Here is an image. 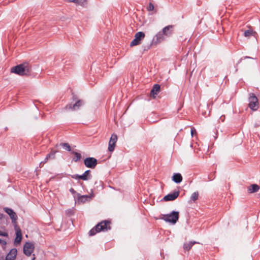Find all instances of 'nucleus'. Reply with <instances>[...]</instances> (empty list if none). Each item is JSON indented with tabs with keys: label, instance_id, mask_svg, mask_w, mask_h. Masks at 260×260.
I'll return each instance as SVG.
<instances>
[{
	"label": "nucleus",
	"instance_id": "nucleus-1",
	"mask_svg": "<svg viewBox=\"0 0 260 260\" xmlns=\"http://www.w3.org/2000/svg\"><path fill=\"white\" fill-rule=\"evenodd\" d=\"M31 72V67L27 62H24L13 67L11 72L19 76H29Z\"/></svg>",
	"mask_w": 260,
	"mask_h": 260
},
{
	"label": "nucleus",
	"instance_id": "nucleus-2",
	"mask_svg": "<svg viewBox=\"0 0 260 260\" xmlns=\"http://www.w3.org/2000/svg\"><path fill=\"white\" fill-rule=\"evenodd\" d=\"M110 224L111 221L109 220H102L92 228L89 231L88 234L90 236H93L101 232H107L111 229Z\"/></svg>",
	"mask_w": 260,
	"mask_h": 260
},
{
	"label": "nucleus",
	"instance_id": "nucleus-3",
	"mask_svg": "<svg viewBox=\"0 0 260 260\" xmlns=\"http://www.w3.org/2000/svg\"><path fill=\"white\" fill-rule=\"evenodd\" d=\"M165 39V36L161 33V31H159L154 36L150 43L147 44H144L142 46L143 52L149 50L151 48L152 44L157 45V44L164 41Z\"/></svg>",
	"mask_w": 260,
	"mask_h": 260
},
{
	"label": "nucleus",
	"instance_id": "nucleus-4",
	"mask_svg": "<svg viewBox=\"0 0 260 260\" xmlns=\"http://www.w3.org/2000/svg\"><path fill=\"white\" fill-rule=\"evenodd\" d=\"M179 218V213L178 211H172L169 214H161L160 219L164 220L166 222L175 224L178 221Z\"/></svg>",
	"mask_w": 260,
	"mask_h": 260
},
{
	"label": "nucleus",
	"instance_id": "nucleus-5",
	"mask_svg": "<svg viewBox=\"0 0 260 260\" xmlns=\"http://www.w3.org/2000/svg\"><path fill=\"white\" fill-rule=\"evenodd\" d=\"M248 98L249 104L248 107L250 109L253 111H256L257 110L258 106V99L256 96L255 94L253 93H249Z\"/></svg>",
	"mask_w": 260,
	"mask_h": 260
},
{
	"label": "nucleus",
	"instance_id": "nucleus-6",
	"mask_svg": "<svg viewBox=\"0 0 260 260\" xmlns=\"http://www.w3.org/2000/svg\"><path fill=\"white\" fill-rule=\"evenodd\" d=\"M94 195L93 192H92L90 195L85 194L81 195L80 193L77 194V196L74 197V201L75 203L83 204L89 201L90 199L93 197Z\"/></svg>",
	"mask_w": 260,
	"mask_h": 260
},
{
	"label": "nucleus",
	"instance_id": "nucleus-7",
	"mask_svg": "<svg viewBox=\"0 0 260 260\" xmlns=\"http://www.w3.org/2000/svg\"><path fill=\"white\" fill-rule=\"evenodd\" d=\"M145 34L143 31H138L135 34L134 39L130 43V46L133 47L138 45L141 43L144 39Z\"/></svg>",
	"mask_w": 260,
	"mask_h": 260
},
{
	"label": "nucleus",
	"instance_id": "nucleus-8",
	"mask_svg": "<svg viewBox=\"0 0 260 260\" xmlns=\"http://www.w3.org/2000/svg\"><path fill=\"white\" fill-rule=\"evenodd\" d=\"M35 249V245L31 242H26L23 248V253L27 256L31 255Z\"/></svg>",
	"mask_w": 260,
	"mask_h": 260
},
{
	"label": "nucleus",
	"instance_id": "nucleus-9",
	"mask_svg": "<svg viewBox=\"0 0 260 260\" xmlns=\"http://www.w3.org/2000/svg\"><path fill=\"white\" fill-rule=\"evenodd\" d=\"M15 231L16 237L14 240V245L17 246L21 243L22 239V235L20 228L18 226L17 224H15L14 226Z\"/></svg>",
	"mask_w": 260,
	"mask_h": 260
},
{
	"label": "nucleus",
	"instance_id": "nucleus-10",
	"mask_svg": "<svg viewBox=\"0 0 260 260\" xmlns=\"http://www.w3.org/2000/svg\"><path fill=\"white\" fill-rule=\"evenodd\" d=\"M84 164L86 167L94 169L98 164V160L93 157H87L84 159Z\"/></svg>",
	"mask_w": 260,
	"mask_h": 260
},
{
	"label": "nucleus",
	"instance_id": "nucleus-11",
	"mask_svg": "<svg viewBox=\"0 0 260 260\" xmlns=\"http://www.w3.org/2000/svg\"><path fill=\"white\" fill-rule=\"evenodd\" d=\"M84 104V101L82 100H77L74 104L70 103L67 104L64 108L66 110H77Z\"/></svg>",
	"mask_w": 260,
	"mask_h": 260
},
{
	"label": "nucleus",
	"instance_id": "nucleus-12",
	"mask_svg": "<svg viewBox=\"0 0 260 260\" xmlns=\"http://www.w3.org/2000/svg\"><path fill=\"white\" fill-rule=\"evenodd\" d=\"M4 211L9 215L13 225L14 226L15 224H17L16 221L18 217L16 212L12 209L9 207L4 208Z\"/></svg>",
	"mask_w": 260,
	"mask_h": 260
},
{
	"label": "nucleus",
	"instance_id": "nucleus-13",
	"mask_svg": "<svg viewBox=\"0 0 260 260\" xmlns=\"http://www.w3.org/2000/svg\"><path fill=\"white\" fill-rule=\"evenodd\" d=\"M117 141V136L114 133L112 134L108 143V149L109 152H112L114 150Z\"/></svg>",
	"mask_w": 260,
	"mask_h": 260
},
{
	"label": "nucleus",
	"instance_id": "nucleus-14",
	"mask_svg": "<svg viewBox=\"0 0 260 260\" xmlns=\"http://www.w3.org/2000/svg\"><path fill=\"white\" fill-rule=\"evenodd\" d=\"M179 195V191L174 190L164 196L161 200L164 201H172L176 199Z\"/></svg>",
	"mask_w": 260,
	"mask_h": 260
},
{
	"label": "nucleus",
	"instance_id": "nucleus-15",
	"mask_svg": "<svg viewBox=\"0 0 260 260\" xmlns=\"http://www.w3.org/2000/svg\"><path fill=\"white\" fill-rule=\"evenodd\" d=\"M173 27L172 25H167L162 29L161 32L166 37H170L173 34Z\"/></svg>",
	"mask_w": 260,
	"mask_h": 260
},
{
	"label": "nucleus",
	"instance_id": "nucleus-16",
	"mask_svg": "<svg viewBox=\"0 0 260 260\" xmlns=\"http://www.w3.org/2000/svg\"><path fill=\"white\" fill-rule=\"evenodd\" d=\"M160 90V85L158 84H155L153 86L152 89H151V91H150L151 96L153 98H155L156 96L159 92Z\"/></svg>",
	"mask_w": 260,
	"mask_h": 260
},
{
	"label": "nucleus",
	"instance_id": "nucleus-17",
	"mask_svg": "<svg viewBox=\"0 0 260 260\" xmlns=\"http://www.w3.org/2000/svg\"><path fill=\"white\" fill-rule=\"evenodd\" d=\"M183 178L181 174L179 173H175L172 177V180L176 184L180 183L182 181Z\"/></svg>",
	"mask_w": 260,
	"mask_h": 260
},
{
	"label": "nucleus",
	"instance_id": "nucleus-18",
	"mask_svg": "<svg viewBox=\"0 0 260 260\" xmlns=\"http://www.w3.org/2000/svg\"><path fill=\"white\" fill-rule=\"evenodd\" d=\"M260 188V187L257 184H252L247 187V191L249 193L256 192Z\"/></svg>",
	"mask_w": 260,
	"mask_h": 260
},
{
	"label": "nucleus",
	"instance_id": "nucleus-19",
	"mask_svg": "<svg viewBox=\"0 0 260 260\" xmlns=\"http://www.w3.org/2000/svg\"><path fill=\"white\" fill-rule=\"evenodd\" d=\"M91 171L90 170H86L83 174L81 175L82 180L83 181H87L90 180L92 178V175L90 174Z\"/></svg>",
	"mask_w": 260,
	"mask_h": 260
},
{
	"label": "nucleus",
	"instance_id": "nucleus-20",
	"mask_svg": "<svg viewBox=\"0 0 260 260\" xmlns=\"http://www.w3.org/2000/svg\"><path fill=\"white\" fill-rule=\"evenodd\" d=\"M71 154L74 155V157L72 159V161L75 162L79 161L82 158L81 154L77 151H71Z\"/></svg>",
	"mask_w": 260,
	"mask_h": 260
},
{
	"label": "nucleus",
	"instance_id": "nucleus-21",
	"mask_svg": "<svg viewBox=\"0 0 260 260\" xmlns=\"http://www.w3.org/2000/svg\"><path fill=\"white\" fill-rule=\"evenodd\" d=\"M256 35L257 33L252 29H247L245 30L244 32V36L245 37H249L250 36L256 37Z\"/></svg>",
	"mask_w": 260,
	"mask_h": 260
},
{
	"label": "nucleus",
	"instance_id": "nucleus-22",
	"mask_svg": "<svg viewBox=\"0 0 260 260\" xmlns=\"http://www.w3.org/2000/svg\"><path fill=\"white\" fill-rule=\"evenodd\" d=\"M197 242L194 241H190L188 243H185L183 245V248L185 250H190L192 246L194 244L196 243Z\"/></svg>",
	"mask_w": 260,
	"mask_h": 260
},
{
	"label": "nucleus",
	"instance_id": "nucleus-23",
	"mask_svg": "<svg viewBox=\"0 0 260 260\" xmlns=\"http://www.w3.org/2000/svg\"><path fill=\"white\" fill-rule=\"evenodd\" d=\"M71 1L76 5L81 6H84L87 4L86 0H72Z\"/></svg>",
	"mask_w": 260,
	"mask_h": 260
},
{
	"label": "nucleus",
	"instance_id": "nucleus-24",
	"mask_svg": "<svg viewBox=\"0 0 260 260\" xmlns=\"http://www.w3.org/2000/svg\"><path fill=\"white\" fill-rule=\"evenodd\" d=\"M60 145L62 147V148L68 151H70L71 152V148L70 145L68 143H62L60 144Z\"/></svg>",
	"mask_w": 260,
	"mask_h": 260
},
{
	"label": "nucleus",
	"instance_id": "nucleus-25",
	"mask_svg": "<svg viewBox=\"0 0 260 260\" xmlns=\"http://www.w3.org/2000/svg\"><path fill=\"white\" fill-rule=\"evenodd\" d=\"M199 197V192L198 191H195L193 192L190 197V201H195L198 200Z\"/></svg>",
	"mask_w": 260,
	"mask_h": 260
},
{
	"label": "nucleus",
	"instance_id": "nucleus-26",
	"mask_svg": "<svg viewBox=\"0 0 260 260\" xmlns=\"http://www.w3.org/2000/svg\"><path fill=\"white\" fill-rule=\"evenodd\" d=\"M8 253L9 255H12L14 258H16L17 254V250L15 248H12Z\"/></svg>",
	"mask_w": 260,
	"mask_h": 260
},
{
	"label": "nucleus",
	"instance_id": "nucleus-27",
	"mask_svg": "<svg viewBox=\"0 0 260 260\" xmlns=\"http://www.w3.org/2000/svg\"><path fill=\"white\" fill-rule=\"evenodd\" d=\"M247 58H248V59H254V58H253V57H250V56H244L242 58H241L238 61V62L236 64V67H238V65L243 60V59H247Z\"/></svg>",
	"mask_w": 260,
	"mask_h": 260
},
{
	"label": "nucleus",
	"instance_id": "nucleus-28",
	"mask_svg": "<svg viewBox=\"0 0 260 260\" xmlns=\"http://www.w3.org/2000/svg\"><path fill=\"white\" fill-rule=\"evenodd\" d=\"M66 214L68 216H71L74 214V211L72 209H69L66 210Z\"/></svg>",
	"mask_w": 260,
	"mask_h": 260
},
{
	"label": "nucleus",
	"instance_id": "nucleus-29",
	"mask_svg": "<svg viewBox=\"0 0 260 260\" xmlns=\"http://www.w3.org/2000/svg\"><path fill=\"white\" fill-rule=\"evenodd\" d=\"M154 5L152 3L150 2L149 3L148 6L147 8V11H152L154 10Z\"/></svg>",
	"mask_w": 260,
	"mask_h": 260
},
{
	"label": "nucleus",
	"instance_id": "nucleus-30",
	"mask_svg": "<svg viewBox=\"0 0 260 260\" xmlns=\"http://www.w3.org/2000/svg\"><path fill=\"white\" fill-rule=\"evenodd\" d=\"M71 177L74 179H76V180H80V179H81L82 180V176L81 175H79V174H74V175H71Z\"/></svg>",
	"mask_w": 260,
	"mask_h": 260
},
{
	"label": "nucleus",
	"instance_id": "nucleus-31",
	"mask_svg": "<svg viewBox=\"0 0 260 260\" xmlns=\"http://www.w3.org/2000/svg\"><path fill=\"white\" fill-rule=\"evenodd\" d=\"M96 80V77L95 76H92L90 78V80L89 81V84L93 86L94 85V81Z\"/></svg>",
	"mask_w": 260,
	"mask_h": 260
},
{
	"label": "nucleus",
	"instance_id": "nucleus-32",
	"mask_svg": "<svg viewBox=\"0 0 260 260\" xmlns=\"http://www.w3.org/2000/svg\"><path fill=\"white\" fill-rule=\"evenodd\" d=\"M56 152V151H52L47 154L50 155V158L53 159L55 157V154Z\"/></svg>",
	"mask_w": 260,
	"mask_h": 260
},
{
	"label": "nucleus",
	"instance_id": "nucleus-33",
	"mask_svg": "<svg viewBox=\"0 0 260 260\" xmlns=\"http://www.w3.org/2000/svg\"><path fill=\"white\" fill-rule=\"evenodd\" d=\"M69 191L73 195V197L77 196V194L78 193L73 188H71Z\"/></svg>",
	"mask_w": 260,
	"mask_h": 260
},
{
	"label": "nucleus",
	"instance_id": "nucleus-34",
	"mask_svg": "<svg viewBox=\"0 0 260 260\" xmlns=\"http://www.w3.org/2000/svg\"><path fill=\"white\" fill-rule=\"evenodd\" d=\"M0 236L8 237L9 235L8 233L6 232H3L0 230Z\"/></svg>",
	"mask_w": 260,
	"mask_h": 260
},
{
	"label": "nucleus",
	"instance_id": "nucleus-35",
	"mask_svg": "<svg viewBox=\"0 0 260 260\" xmlns=\"http://www.w3.org/2000/svg\"><path fill=\"white\" fill-rule=\"evenodd\" d=\"M15 258H14L12 255H9V254L8 253L5 260H15Z\"/></svg>",
	"mask_w": 260,
	"mask_h": 260
},
{
	"label": "nucleus",
	"instance_id": "nucleus-36",
	"mask_svg": "<svg viewBox=\"0 0 260 260\" xmlns=\"http://www.w3.org/2000/svg\"><path fill=\"white\" fill-rule=\"evenodd\" d=\"M190 133L192 137L193 136V135L197 133L196 129L194 127H191L190 130Z\"/></svg>",
	"mask_w": 260,
	"mask_h": 260
},
{
	"label": "nucleus",
	"instance_id": "nucleus-37",
	"mask_svg": "<svg viewBox=\"0 0 260 260\" xmlns=\"http://www.w3.org/2000/svg\"><path fill=\"white\" fill-rule=\"evenodd\" d=\"M7 218V216L5 214L0 213V220H3L4 219H6Z\"/></svg>",
	"mask_w": 260,
	"mask_h": 260
},
{
	"label": "nucleus",
	"instance_id": "nucleus-38",
	"mask_svg": "<svg viewBox=\"0 0 260 260\" xmlns=\"http://www.w3.org/2000/svg\"><path fill=\"white\" fill-rule=\"evenodd\" d=\"M0 244L3 246H6L7 244V242L6 240L0 238Z\"/></svg>",
	"mask_w": 260,
	"mask_h": 260
},
{
	"label": "nucleus",
	"instance_id": "nucleus-39",
	"mask_svg": "<svg viewBox=\"0 0 260 260\" xmlns=\"http://www.w3.org/2000/svg\"><path fill=\"white\" fill-rule=\"evenodd\" d=\"M50 158V155L47 154L44 160L43 161H42V162H43L44 164L47 162L48 160Z\"/></svg>",
	"mask_w": 260,
	"mask_h": 260
},
{
	"label": "nucleus",
	"instance_id": "nucleus-40",
	"mask_svg": "<svg viewBox=\"0 0 260 260\" xmlns=\"http://www.w3.org/2000/svg\"><path fill=\"white\" fill-rule=\"evenodd\" d=\"M72 98H73V100L74 101H75V100H77V95H75V94H73V97H72Z\"/></svg>",
	"mask_w": 260,
	"mask_h": 260
},
{
	"label": "nucleus",
	"instance_id": "nucleus-41",
	"mask_svg": "<svg viewBox=\"0 0 260 260\" xmlns=\"http://www.w3.org/2000/svg\"><path fill=\"white\" fill-rule=\"evenodd\" d=\"M42 164H44V163H43V162H42V161L40 162V164H39V167H40V168L41 167V165H42Z\"/></svg>",
	"mask_w": 260,
	"mask_h": 260
},
{
	"label": "nucleus",
	"instance_id": "nucleus-42",
	"mask_svg": "<svg viewBox=\"0 0 260 260\" xmlns=\"http://www.w3.org/2000/svg\"><path fill=\"white\" fill-rule=\"evenodd\" d=\"M8 129V127H7V126H6V127H5V130L6 131H7Z\"/></svg>",
	"mask_w": 260,
	"mask_h": 260
},
{
	"label": "nucleus",
	"instance_id": "nucleus-43",
	"mask_svg": "<svg viewBox=\"0 0 260 260\" xmlns=\"http://www.w3.org/2000/svg\"><path fill=\"white\" fill-rule=\"evenodd\" d=\"M36 259V257L35 256H34L33 257H32L31 258V260H35Z\"/></svg>",
	"mask_w": 260,
	"mask_h": 260
},
{
	"label": "nucleus",
	"instance_id": "nucleus-44",
	"mask_svg": "<svg viewBox=\"0 0 260 260\" xmlns=\"http://www.w3.org/2000/svg\"><path fill=\"white\" fill-rule=\"evenodd\" d=\"M98 181H96V182H95V184H98Z\"/></svg>",
	"mask_w": 260,
	"mask_h": 260
},
{
	"label": "nucleus",
	"instance_id": "nucleus-45",
	"mask_svg": "<svg viewBox=\"0 0 260 260\" xmlns=\"http://www.w3.org/2000/svg\"><path fill=\"white\" fill-rule=\"evenodd\" d=\"M102 183V182L101 181H100L99 182V184H101Z\"/></svg>",
	"mask_w": 260,
	"mask_h": 260
},
{
	"label": "nucleus",
	"instance_id": "nucleus-46",
	"mask_svg": "<svg viewBox=\"0 0 260 260\" xmlns=\"http://www.w3.org/2000/svg\"><path fill=\"white\" fill-rule=\"evenodd\" d=\"M237 71H238V69H236V72H237Z\"/></svg>",
	"mask_w": 260,
	"mask_h": 260
}]
</instances>
